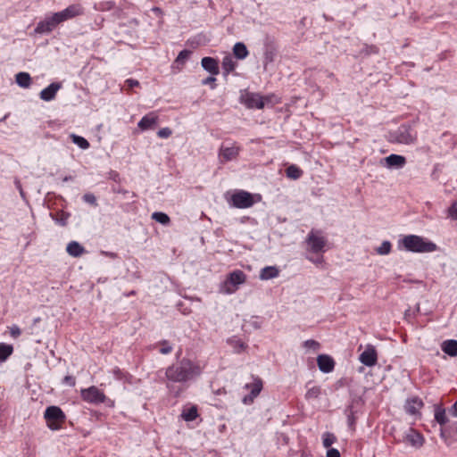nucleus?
Returning <instances> with one entry per match:
<instances>
[{"mask_svg": "<svg viewBox=\"0 0 457 457\" xmlns=\"http://www.w3.org/2000/svg\"><path fill=\"white\" fill-rule=\"evenodd\" d=\"M240 100L249 109H263L262 96L258 93L246 91L241 95Z\"/></svg>", "mask_w": 457, "mask_h": 457, "instance_id": "obj_10", "label": "nucleus"}, {"mask_svg": "<svg viewBox=\"0 0 457 457\" xmlns=\"http://www.w3.org/2000/svg\"><path fill=\"white\" fill-rule=\"evenodd\" d=\"M450 412H451L452 415L457 417V401L452 406V408L450 410Z\"/></svg>", "mask_w": 457, "mask_h": 457, "instance_id": "obj_53", "label": "nucleus"}, {"mask_svg": "<svg viewBox=\"0 0 457 457\" xmlns=\"http://www.w3.org/2000/svg\"><path fill=\"white\" fill-rule=\"evenodd\" d=\"M16 83L24 88H28L31 85V77L27 72H19L15 76Z\"/></svg>", "mask_w": 457, "mask_h": 457, "instance_id": "obj_28", "label": "nucleus"}, {"mask_svg": "<svg viewBox=\"0 0 457 457\" xmlns=\"http://www.w3.org/2000/svg\"><path fill=\"white\" fill-rule=\"evenodd\" d=\"M317 364L320 371L324 373L331 372L335 368L334 359L328 354H320L317 357Z\"/></svg>", "mask_w": 457, "mask_h": 457, "instance_id": "obj_14", "label": "nucleus"}, {"mask_svg": "<svg viewBox=\"0 0 457 457\" xmlns=\"http://www.w3.org/2000/svg\"><path fill=\"white\" fill-rule=\"evenodd\" d=\"M303 345L304 348L312 350L313 352H317L320 348V344L313 339L304 341Z\"/></svg>", "mask_w": 457, "mask_h": 457, "instance_id": "obj_39", "label": "nucleus"}, {"mask_svg": "<svg viewBox=\"0 0 457 457\" xmlns=\"http://www.w3.org/2000/svg\"><path fill=\"white\" fill-rule=\"evenodd\" d=\"M201 65L212 76L220 73L219 62L213 57H204L201 61Z\"/></svg>", "mask_w": 457, "mask_h": 457, "instance_id": "obj_16", "label": "nucleus"}, {"mask_svg": "<svg viewBox=\"0 0 457 457\" xmlns=\"http://www.w3.org/2000/svg\"><path fill=\"white\" fill-rule=\"evenodd\" d=\"M251 380V382L246 383L244 386L245 390L249 391L242 398V403L245 405L253 404L263 389V380L260 377L252 375Z\"/></svg>", "mask_w": 457, "mask_h": 457, "instance_id": "obj_7", "label": "nucleus"}, {"mask_svg": "<svg viewBox=\"0 0 457 457\" xmlns=\"http://www.w3.org/2000/svg\"><path fill=\"white\" fill-rule=\"evenodd\" d=\"M398 140L400 143L410 145L413 144L417 140V135L414 133H411L409 129H407L404 132H402L399 135Z\"/></svg>", "mask_w": 457, "mask_h": 457, "instance_id": "obj_30", "label": "nucleus"}, {"mask_svg": "<svg viewBox=\"0 0 457 457\" xmlns=\"http://www.w3.org/2000/svg\"><path fill=\"white\" fill-rule=\"evenodd\" d=\"M337 441V437L334 434L330 432H326L323 434V445L326 448H328Z\"/></svg>", "mask_w": 457, "mask_h": 457, "instance_id": "obj_37", "label": "nucleus"}, {"mask_svg": "<svg viewBox=\"0 0 457 457\" xmlns=\"http://www.w3.org/2000/svg\"><path fill=\"white\" fill-rule=\"evenodd\" d=\"M85 200L90 204H94L96 201V198L93 195H85Z\"/></svg>", "mask_w": 457, "mask_h": 457, "instance_id": "obj_52", "label": "nucleus"}, {"mask_svg": "<svg viewBox=\"0 0 457 457\" xmlns=\"http://www.w3.org/2000/svg\"><path fill=\"white\" fill-rule=\"evenodd\" d=\"M70 137H71V141L74 144H76L78 146H79L81 149H87L90 145L88 141L80 136L71 134L70 136Z\"/></svg>", "mask_w": 457, "mask_h": 457, "instance_id": "obj_34", "label": "nucleus"}, {"mask_svg": "<svg viewBox=\"0 0 457 457\" xmlns=\"http://www.w3.org/2000/svg\"><path fill=\"white\" fill-rule=\"evenodd\" d=\"M63 383L71 386H74L76 384V379L72 376H65L63 378Z\"/></svg>", "mask_w": 457, "mask_h": 457, "instance_id": "obj_48", "label": "nucleus"}, {"mask_svg": "<svg viewBox=\"0 0 457 457\" xmlns=\"http://www.w3.org/2000/svg\"><path fill=\"white\" fill-rule=\"evenodd\" d=\"M232 52L234 57L237 60H244L249 54L246 46L242 42L236 43L232 48Z\"/></svg>", "mask_w": 457, "mask_h": 457, "instance_id": "obj_22", "label": "nucleus"}, {"mask_svg": "<svg viewBox=\"0 0 457 457\" xmlns=\"http://www.w3.org/2000/svg\"><path fill=\"white\" fill-rule=\"evenodd\" d=\"M240 152V147L233 145L232 146H221L220 150V158L222 162L236 159Z\"/></svg>", "mask_w": 457, "mask_h": 457, "instance_id": "obj_15", "label": "nucleus"}, {"mask_svg": "<svg viewBox=\"0 0 457 457\" xmlns=\"http://www.w3.org/2000/svg\"><path fill=\"white\" fill-rule=\"evenodd\" d=\"M171 351H172V346L170 345V343L168 341L163 340L159 343V352L162 354H168V353H171Z\"/></svg>", "mask_w": 457, "mask_h": 457, "instance_id": "obj_41", "label": "nucleus"}, {"mask_svg": "<svg viewBox=\"0 0 457 457\" xmlns=\"http://www.w3.org/2000/svg\"><path fill=\"white\" fill-rule=\"evenodd\" d=\"M327 457H341L338 450L335 448H329L327 452Z\"/></svg>", "mask_w": 457, "mask_h": 457, "instance_id": "obj_49", "label": "nucleus"}, {"mask_svg": "<svg viewBox=\"0 0 457 457\" xmlns=\"http://www.w3.org/2000/svg\"><path fill=\"white\" fill-rule=\"evenodd\" d=\"M424 406V403L420 398L418 396H414L411 398H409L406 401L405 410L406 411L411 415H416L420 413V411Z\"/></svg>", "mask_w": 457, "mask_h": 457, "instance_id": "obj_17", "label": "nucleus"}, {"mask_svg": "<svg viewBox=\"0 0 457 457\" xmlns=\"http://www.w3.org/2000/svg\"><path fill=\"white\" fill-rule=\"evenodd\" d=\"M287 177L292 179H297L303 175V170L296 165H290L286 169Z\"/></svg>", "mask_w": 457, "mask_h": 457, "instance_id": "obj_31", "label": "nucleus"}, {"mask_svg": "<svg viewBox=\"0 0 457 457\" xmlns=\"http://www.w3.org/2000/svg\"><path fill=\"white\" fill-rule=\"evenodd\" d=\"M435 420L440 425H445L448 421L445 409H437L435 412Z\"/></svg>", "mask_w": 457, "mask_h": 457, "instance_id": "obj_36", "label": "nucleus"}, {"mask_svg": "<svg viewBox=\"0 0 457 457\" xmlns=\"http://www.w3.org/2000/svg\"><path fill=\"white\" fill-rule=\"evenodd\" d=\"M67 253L73 257H79L85 253V249L76 241H71L67 245Z\"/></svg>", "mask_w": 457, "mask_h": 457, "instance_id": "obj_25", "label": "nucleus"}, {"mask_svg": "<svg viewBox=\"0 0 457 457\" xmlns=\"http://www.w3.org/2000/svg\"><path fill=\"white\" fill-rule=\"evenodd\" d=\"M448 216L453 220H457V200L448 208Z\"/></svg>", "mask_w": 457, "mask_h": 457, "instance_id": "obj_44", "label": "nucleus"}, {"mask_svg": "<svg viewBox=\"0 0 457 457\" xmlns=\"http://www.w3.org/2000/svg\"><path fill=\"white\" fill-rule=\"evenodd\" d=\"M229 343L233 345L237 353L244 351L246 348V345L241 340H230Z\"/></svg>", "mask_w": 457, "mask_h": 457, "instance_id": "obj_42", "label": "nucleus"}, {"mask_svg": "<svg viewBox=\"0 0 457 457\" xmlns=\"http://www.w3.org/2000/svg\"><path fill=\"white\" fill-rule=\"evenodd\" d=\"M180 416H181L182 420H184L185 421H187V422L196 420V418L199 416L197 406L192 405L190 407H185L182 410Z\"/></svg>", "mask_w": 457, "mask_h": 457, "instance_id": "obj_23", "label": "nucleus"}, {"mask_svg": "<svg viewBox=\"0 0 457 457\" xmlns=\"http://www.w3.org/2000/svg\"><path fill=\"white\" fill-rule=\"evenodd\" d=\"M391 243L388 241H384L379 247L377 248L376 252L378 254L384 255L388 254L391 251Z\"/></svg>", "mask_w": 457, "mask_h": 457, "instance_id": "obj_40", "label": "nucleus"}, {"mask_svg": "<svg viewBox=\"0 0 457 457\" xmlns=\"http://www.w3.org/2000/svg\"><path fill=\"white\" fill-rule=\"evenodd\" d=\"M215 81H216V79L214 78V76H211V77H208L206 78L204 81H203V84L204 85H212V87H215Z\"/></svg>", "mask_w": 457, "mask_h": 457, "instance_id": "obj_51", "label": "nucleus"}, {"mask_svg": "<svg viewBox=\"0 0 457 457\" xmlns=\"http://www.w3.org/2000/svg\"><path fill=\"white\" fill-rule=\"evenodd\" d=\"M204 365L189 358H183L166 368L163 382L168 388L172 383H186L201 376Z\"/></svg>", "mask_w": 457, "mask_h": 457, "instance_id": "obj_1", "label": "nucleus"}, {"mask_svg": "<svg viewBox=\"0 0 457 457\" xmlns=\"http://www.w3.org/2000/svg\"><path fill=\"white\" fill-rule=\"evenodd\" d=\"M442 350L449 356H457V340L449 339L444 341L442 344Z\"/></svg>", "mask_w": 457, "mask_h": 457, "instance_id": "obj_24", "label": "nucleus"}, {"mask_svg": "<svg viewBox=\"0 0 457 457\" xmlns=\"http://www.w3.org/2000/svg\"><path fill=\"white\" fill-rule=\"evenodd\" d=\"M44 418L47 427L51 430H59L63 428L66 421V415L58 406H49L46 408Z\"/></svg>", "mask_w": 457, "mask_h": 457, "instance_id": "obj_6", "label": "nucleus"}, {"mask_svg": "<svg viewBox=\"0 0 457 457\" xmlns=\"http://www.w3.org/2000/svg\"><path fill=\"white\" fill-rule=\"evenodd\" d=\"M126 86L128 87V89H131L135 87H139V82L133 79H129L125 81Z\"/></svg>", "mask_w": 457, "mask_h": 457, "instance_id": "obj_47", "label": "nucleus"}, {"mask_svg": "<svg viewBox=\"0 0 457 457\" xmlns=\"http://www.w3.org/2000/svg\"><path fill=\"white\" fill-rule=\"evenodd\" d=\"M120 2H122V3H123V5H124V6H127V7H128V6L131 5V4H130V3H129V2H127L126 0H120Z\"/></svg>", "mask_w": 457, "mask_h": 457, "instance_id": "obj_54", "label": "nucleus"}, {"mask_svg": "<svg viewBox=\"0 0 457 457\" xmlns=\"http://www.w3.org/2000/svg\"><path fill=\"white\" fill-rule=\"evenodd\" d=\"M159 121V116L155 112H151L145 115L137 123L140 130L145 131L154 129Z\"/></svg>", "mask_w": 457, "mask_h": 457, "instance_id": "obj_13", "label": "nucleus"}, {"mask_svg": "<svg viewBox=\"0 0 457 457\" xmlns=\"http://www.w3.org/2000/svg\"><path fill=\"white\" fill-rule=\"evenodd\" d=\"M112 372H113L114 376H115V378H118V379H123V378H126L129 376V373L122 371L119 368H115Z\"/></svg>", "mask_w": 457, "mask_h": 457, "instance_id": "obj_46", "label": "nucleus"}, {"mask_svg": "<svg viewBox=\"0 0 457 457\" xmlns=\"http://www.w3.org/2000/svg\"><path fill=\"white\" fill-rule=\"evenodd\" d=\"M13 353L12 345L1 343L0 344V363L5 361Z\"/></svg>", "mask_w": 457, "mask_h": 457, "instance_id": "obj_29", "label": "nucleus"}, {"mask_svg": "<svg viewBox=\"0 0 457 457\" xmlns=\"http://www.w3.org/2000/svg\"><path fill=\"white\" fill-rule=\"evenodd\" d=\"M306 251L310 253L316 254L318 257L308 259L315 264H321L324 262L323 253L326 252L328 239L323 232L319 229L312 228L307 235L305 241Z\"/></svg>", "mask_w": 457, "mask_h": 457, "instance_id": "obj_2", "label": "nucleus"}, {"mask_svg": "<svg viewBox=\"0 0 457 457\" xmlns=\"http://www.w3.org/2000/svg\"><path fill=\"white\" fill-rule=\"evenodd\" d=\"M152 218H153L155 221H157V222H159V223H161V224H163V225H167V224H169V223H170V217H169L166 213H164V212H154V213H153V215H152Z\"/></svg>", "mask_w": 457, "mask_h": 457, "instance_id": "obj_35", "label": "nucleus"}, {"mask_svg": "<svg viewBox=\"0 0 457 457\" xmlns=\"http://www.w3.org/2000/svg\"><path fill=\"white\" fill-rule=\"evenodd\" d=\"M21 333V329L16 326L12 327L10 329V334L14 338L20 337Z\"/></svg>", "mask_w": 457, "mask_h": 457, "instance_id": "obj_50", "label": "nucleus"}, {"mask_svg": "<svg viewBox=\"0 0 457 457\" xmlns=\"http://www.w3.org/2000/svg\"><path fill=\"white\" fill-rule=\"evenodd\" d=\"M80 397L84 402L93 404L104 403L107 399L105 394L96 386L81 389Z\"/></svg>", "mask_w": 457, "mask_h": 457, "instance_id": "obj_8", "label": "nucleus"}, {"mask_svg": "<svg viewBox=\"0 0 457 457\" xmlns=\"http://www.w3.org/2000/svg\"><path fill=\"white\" fill-rule=\"evenodd\" d=\"M227 200L232 207L247 209L261 202L262 196L259 194H252L245 190H235Z\"/></svg>", "mask_w": 457, "mask_h": 457, "instance_id": "obj_3", "label": "nucleus"}, {"mask_svg": "<svg viewBox=\"0 0 457 457\" xmlns=\"http://www.w3.org/2000/svg\"><path fill=\"white\" fill-rule=\"evenodd\" d=\"M406 440L414 447H420L424 444L423 436L414 429L410 430V432L406 436Z\"/></svg>", "mask_w": 457, "mask_h": 457, "instance_id": "obj_21", "label": "nucleus"}, {"mask_svg": "<svg viewBox=\"0 0 457 457\" xmlns=\"http://www.w3.org/2000/svg\"><path fill=\"white\" fill-rule=\"evenodd\" d=\"M404 249L415 253H430L436 249V245L416 235H408L402 239Z\"/></svg>", "mask_w": 457, "mask_h": 457, "instance_id": "obj_4", "label": "nucleus"}, {"mask_svg": "<svg viewBox=\"0 0 457 457\" xmlns=\"http://www.w3.org/2000/svg\"><path fill=\"white\" fill-rule=\"evenodd\" d=\"M154 10V11H160V9L158 7H155Z\"/></svg>", "mask_w": 457, "mask_h": 457, "instance_id": "obj_55", "label": "nucleus"}, {"mask_svg": "<svg viewBox=\"0 0 457 457\" xmlns=\"http://www.w3.org/2000/svg\"><path fill=\"white\" fill-rule=\"evenodd\" d=\"M190 54H191V51L187 50V49L179 52V54H178L177 58L175 59V61L172 64V69L177 70L178 71H180L184 68V65H185L186 62L187 61V59L189 58Z\"/></svg>", "mask_w": 457, "mask_h": 457, "instance_id": "obj_20", "label": "nucleus"}, {"mask_svg": "<svg viewBox=\"0 0 457 457\" xmlns=\"http://www.w3.org/2000/svg\"><path fill=\"white\" fill-rule=\"evenodd\" d=\"M246 275L241 270H236L228 273L226 279L220 285V292L233 294L238 290L239 286L246 282Z\"/></svg>", "mask_w": 457, "mask_h": 457, "instance_id": "obj_5", "label": "nucleus"}, {"mask_svg": "<svg viewBox=\"0 0 457 457\" xmlns=\"http://www.w3.org/2000/svg\"><path fill=\"white\" fill-rule=\"evenodd\" d=\"M279 270L274 266H267L261 270L260 278L267 280L278 276Z\"/></svg>", "mask_w": 457, "mask_h": 457, "instance_id": "obj_27", "label": "nucleus"}, {"mask_svg": "<svg viewBox=\"0 0 457 457\" xmlns=\"http://www.w3.org/2000/svg\"><path fill=\"white\" fill-rule=\"evenodd\" d=\"M321 395V387L320 386H313L310 388H308L305 398L307 400H314L318 399Z\"/></svg>", "mask_w": 457, "mask_h": 457, "instance_id": "obj_33", "label": "nucleus"}, {"mask_svg": "<svg viewBox=\"0 0 457 457\" xmlns=\"http://www.w3.org/2000/svg\"><path fill=\"white\" fill-rule=\"evenodd\" d=\"M262 99H263V108L265 107V105L274 106V105L281 103V98L274 93H270L269 95L262 96Z\"/></svg>", "mask_w": 457, "mask_h": 457, "instance_id": "obj_32", "label": "nucleus"}, {"mask_svg": "<svg viewBox=\"0 0 457 457\" xmlns=\"http://www.w3.org/2000/svg\"><path fill=\"white\" fill-rule=\"evenodd\" d=\"M237 62L234 60L233 56L227 54L223 57L221 62V69L224 77L228 76L230 73L235 72Z\"/></svg>", "mask_w": 457, "mask_h": 457, "instance_id": "obj_18", "label": "nucleus"}, {"mask_svg": "<svg viewBox=\"0 0 457 457\" xmlns=\"http://www.w3.org/2000/svg\"><path fill=\"white\" fill-rule=\"evenodd\" d=\"M359 360L362 364L368 367L376 365L378 362V353L376 348L371 345H368L366 349L360 354Z\"/></svg>", "mask_w": 457, "mask_h": 457, "instance_id": "obj_12", "label": "nucleus"}, {"mask_svg": "<svg viewBox=\"0 0 457 457\" xmlns=\"http://www.w3.org/2000/svg\"><path fill=\"white\" fill-rule=\"evenodd\" d=\"M84 13V9L81 4H74L69 5L64 10L54 12V15L56 16L59 23H62L65 21L73 19L75 17L80 16Z\"/></svg>", "mask_w": 457, "mask_h": 457, "instance_id": "obj_9", "label": "nucleus"}, {"mask_svg": "<svg viewBox=\"0 0 457 457\" xmlns=\"http://www.w3.org/2000/svg\"><path fill=\"white\" fill-rule=\"evenodd\" d=\"M61 88V84L57 82L51 83L47 87L40 92V98L44 101L54 99L57 91Z\"/></svg>", "mask_w": 457, "mask_h": 457, "instance_id": "obj_19", "label": "nucleus"}, {"mask_svg": "<svg viewBox=\"0 0 457 457\" xmlns=\"http://www.w3.org/2000/svg\"><path fill=\"white\" fill-rule=\"evenodd\" d=\"M115 7L114 1H103L100 2L96 7V9L100 12H108L112 10Z\"/></svg>", "mask_w": 457, "mask_h": 457, "instance_id": "obj_38", "label": "nucleus"}, {"mask_svg": "<svg viewBox=\"0 0 457 457\" xmlns=\"http://www.w3.org/2000/svg\"><path fill=\"white\" fill-rule=\"evenodd\" d=\"M388 167H403L406 163L405 157L398 154H390L386 158Z\"/></svg>", "mask_w": 457, "mask_h": 457, "instance_id": "obj_26", "label": "nucleus"}, {"mask_svg": "<svg viewBox=\"0 0 457 457\" xmlns=\"http://www.w3.org/2000/svg\"><path fill=\"white\" fill-rule=\"evenodd\" d=\"M59 21L54 15V13L51 17H47L45 20L39 21L35 28L36 34H45L52 32L58 25Z\"/></svg>", "mask_w": 457, "mask_h": 457, "instance_id": "obj_11", "label": "nucleus"}, {"mask_svg": "<svg viewBox=\"0 0 457 457\" xmlns=\"http://www.w3.org/2000/svg\"><path fill=\"white\" fill-rule=\"evenodd\" d=\"M347 422L350 430L354 432L356 429V417L353 411L348 415Z\"/></svg>", "mask_w": 457, "mask_h": 457, "instance_id": "obj_43", "label": "nucleus"}, {"mask_svg": "<svg viewBox=\"0 0 457 457\" xmlns=\"http://www.w3.org/2000/svg\"><path fill=\"white\" fill-rule=\"evenodd\" d=\"M172 134V131L170 128H163V129H161L158 132H157V135L159 137H162V138H167L169 137L170 135Z\"/></svg>", "mask_w": 457, "mask_h": 457, "instance_id": "obj_45", "label": "nucleus"}]
</instances>
